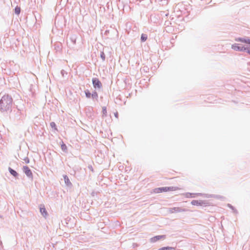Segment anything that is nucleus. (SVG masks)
<instances>
[{
    "label": "nucleus",
    "instance_id": "obj_7",
    "mask_svg": "<svg viewBox=\"0 0 250 250\" xmlns=\"http://www.w3.org/2000/svg\"><path fill=\"white\" fill-rule=\"evenodd\" d=\"M187 210L186 208H182L179 207L170 208H168V212L172 213L174 212H185Z\"/></svg>",
    "mask_w": 250,
    "mask_h": 250
},
{
    "label": "nucleus",
    "instance_id": "obj_1",
    "mask_svg": "<svg viewBox=\"0 0 250 250\" xmlns=\"http://www.w3.org/2000/svg\"><path fill=\"white\" fill-rule=\"evenodd\" d=\"M13 104V98L8 94L3 95L0 100V111L1 112H11Z\"/></svg>",
    "mask_w": 250,
    "mask_h": 250
},
{
    "label": "nucleus",
    "instance_id": "obj_29",
    "mask_svg": "<svg viewBox=\"0 0 250 250\" xmlns=\"http://www.w3.org/2000/svg\"><path fill=\"white\" fill-rule=\"evenodd\" d=\"M88 167V168H89V169H90L92 171H93V167H92V166H89Z\"/></svg>",
    "mask_w": 250,
    "mask_h": 250
},
{
    "label": "nucleus",
    "instance_id": "obj_26",
    "mask_svg": "<svg viewBox=\"0 0 250 250\" xmlns=\"http://www.w3.org/2000/svg\"><path fill=\"white\" fill-rule=\"evenodd\" d=\"M70 41L73 43V44H75L76 42V38L75 36H72L70 38Z\"/></svg>",
    "mask_w": 250,
    "mask_h": 250
},
{
    "label": "nucleus",
    "instance_id": "obj_9",
    "mask_svg": "<svg viewBox=\"0 0 250 250\" xmlns=\"http://www.w3.org/2000/svg\"><path fill=\"white\" fill-rule=\"evenodd\" d=\"M166 238V235H156L150 239V242L151 243H155L161 239H165Z\"/></svg>",
    "mask_w": 250,
    "mask_h": 250
},
{
    "label": "nucleus",
    "instance_id": "obj_15",
    "mask_svg": "<svg viewBox=\"0 0 250 250\" xmlns=\"http://www.w3.org/2000/svg\"><path fill=\"white\" fill-rule=\"evenodd\" d=\"M61 149L64 152H67V146H66V145L63 143V141H61Z\"/></svg>",
    "mask_w": 250,
    "mask_h": 250
},
{
    "label": "nucleus",
    "instance_id": "obj_8",
    "mask_svg": "<svg viewBox=\"0 0 250 250\" xmlns=\"http://www.w3.org/2000/svg\"><path fill=\"white\" fill-rule=\"evenodd\" d=\"M191 205L193 206H206L208 203L205 200H192L191 202Z\"/></svg>",
    "mask_w": 250,
    "mask_h": 250
},
{
    "label": "nucleus",
    "instance_id": "obj_31",
    "mask_svg": "<svg viewBox=\"0 0 250 250\" xmlns=\"http://www.w3.org/2000/svg\"><path fill=\"white\" fill-rule=\"evenodd\" d=\"M2 241L0 240V246H2Z\"/></svg>",
    "mask_w": 250,
    "mask_h": 250
},
{
    "label": "nucleus",
    "instance_id": "obj_16",
    "mask_svg": "<svg viewBox=\"0 0 250 250\" xmlns=\"http://www.w3.org/2000/svg\"><path fill=\"white\" fill-rule=\"evenodd\" d=\"M158 250H175V248L167 246L160 248Z\"/></svg>",
    "mask_w": 250,
    "mask_h": 250
},
{
    "label": "nucleus",
    "instance_id": "obj_22",
    "mask_svg": "<svg viewBox=\"0 0 250 250\" xmlns=\"http://www.w3.org/2000/svg\"><path fill=\"white\" fill-rule=\"evenodd\" d=\"M50 125L52 129H53L55 130H57V126H56V125L55 122H51L50 124Z\"/></svg>",
    "mask_w": 250,
    "mask_h": 250
},
{
    "label": "nucleus",
    "instance_id": "obj_12",
    "mask_svg": "<svg viewBox=\"0 0 250 250\" xmlns=\"http://www.w3.org/2000/svg\"><path fill=\"white\" fill-rule=\"evenodd\" d=\"M40 210L41 214L43 216L45 217L46 216L48 215L47 211H46V209L44 206H43L42 207L41 206V207L40 208Z\"/></svg>",
    "mask_w": 250,
    "mask_h": 250
},
{
    "label": "nucleus",
    "instance_id": "obj_11",
    "mask_svg": "<svg viewBox=\"0 0 250 250\" xmlns=\"http://www.w3.org/2000/svg\"><path fill=\"white\" fill-rule=\"evenodd\" d=\"M8 171L10 173L13 175L15 178L18 179V176H19V173L14 169H12L11 167H8Z\"/></svg>",
    "mask_w": 250,
    "mask_h": 250
},
{
    "label": "nucleus",
    "instance_id": "obj_25",
    "mask_svg": "<svg viewBox=\"0 0 250 250\" xmlns=\"http://www.w3.org/2000/svg\"><path fill=\"white\" fill-rule=\"evenodd\" d=\"M20 114H21V111L19 110H18L16 114V115H15V119L17 120H20V119H21L20 117Z\"/></svg>",
    "mask_w": 250,
    "mask_h": 250
},
{
    "label": "nucleus",
    "instance_id": "obj_24",
    "mask_svg": "<svg viewBox=\"0 0 250 250\" xmlns=\"http://www.w3.org/2000/svg\"><path fill=\"white\" fill-rule=\"evenodd\" d=\"M100 57L102 59V61L104 62L105 60V55L104 51H101L100 52Z\"/></svg>",
    "mask_w": 250,
    "mask_h": 250
},
{
    "label": "nucleus",
    "instance_id": "obj_30",
    "mask_svg": "<svg viewBox=\"0 0 250 250\" xmlns=\"http://www.w3.org/2000/svg\"><path fill=\"white\" fill-rule=\"evenodd\" d=\"M114 116L115 117L118 118V112H116L114 113Z\"/></svg>",
    "mask_w": 250,
    "mask_h": 250
},
{
    "label": "nucleus",
    "instance_id": "obj_4",
    "mask_svg": "<svg viewBox=\"0 0 250 250\" xmlns=\"http://www.w3.org/2000/svg\"><path fill=\"white\" fill-rule=\"evenodd\" d=\"M92 83L93 87L95 89L100 90L103 87V85L101 82L97 78H93L92 79Z\"/></svg>",
    "mask_w": 250,
    "mask_h": 250
},
{
    "label": "nucleus",
    "instance_id": "obj_10",
    "mask_svg": "<svg viewBox=\"0 0 250 250\" xmlns=\"http://www.w3.org/2000/svg\"><path fill=\"white\" fill-rule=\"evenodd\" d=\"M63 178L64 181L65 185L68 187H72V184L70 182L68 177L66 175H63Z\"/></svg>",
    "mask_w": 250,
    "mask_h": 250
},
{
    "label": "nucleus",
    "instance_id": "obj_6",
    "mask_svg": "<svg viewBox=\"0 0 250 250\" xmlns=\"http://www.w3.org/2000/svg\"><path fill=\"white\" fill-rule=\"evenodd\" d=\"M235 41L250 45V37H249L236 38Z\"/></svg>",
    "mask_w": 250,
    "mask_h": 250
},
{
    "label": "nucleus",
    "instance_id": "obj_5",
    "mask_svg": "<svg viewBox=\"0 0 250 250\" xmlns=\"http://www.w3.org/2000/svg\"><path fill=\"white\" fill-rule=\"evenodd\" d=\"M22 170L23 172L27 176V177H28L29 179L32 180L33 179V175L32 172L29 168V167L27 166H24L22 167Z\"/></svg>",
    "mask_w": 250,
    "mask_h": 250
},
{
    "label": "nucleus",
    "instance_id": "obj_13",
    "mask_svg": "<svg viewBox=\"0 0 250 250\" xmlns=\"http://www.w3.org/2000/svg\"><path fill=\"white\" fill-rule=\"evenodd\" d=\"M205 196L208 198L212 197L218 199H222L224 198L220 195L215 194H205Z\"/></svg>",
    "mask_w": 250,
    "mask_h": 250
},
{
    "label": "nucleus",
    "instance_id": "obj_20",
    "mask_svg": "<svg viewBox=\"0 0 250 250\" xmlns=\"http://www.w3.org/2000/svg\"><path fill=\"white\" fill-rule=\"evenodd\" d=\"M84 93H85V97L87 98H91L92 95H91V92L89 91V90L86 89V90H84Z\"/></svg>",
    "mask_w": 250,
    "mask_h": 250
},
{
    "label": "nucleus",
    "instance_id": "obj_21",
    "mask_svg": "<svg viewBox=\"0 0 250 250\" xmlns=\"http://www.w3.org/2000/svg\"><path fill=\"white\" fill-rule=\"evenodd\" d=\"M102 113H103V116H104V117L107 116V110H106V106H103L102 107Z\"/></svg>",
    "mask_w": 250,
    "mask_h": 250
},
{
    "label": "nucleus",
    "instance_id": "obj_14",
    "mask_svg": "<svg viewBox=\"0 0 250 250\" xmlns=\"http://www.w3.org/2000/svg\"><path fill=\"white\" fill-rule=\"evenodd\" d=\"M195 195H202V193H192L190 192H187L185 196L187 198H193L195 197Z\"/></svg>",
    "mask_w": 250,
    "mask_h": 250
},
{
    "label": "nucleus",
    "instance_id": "obj_27",
    "mask_svg": "<svg viewBox=\"0 0 250 250\" xmlns=\"http://www.w3.org/2000/svg\"><path fill=\"white\" fill-rule=\"evenodd\" d=\"M23 160L26 164H29L30 162V160L28 157H25Z\"/></svg>",
    "mask_w": 250,
    "mask_h": 250
},
{
    "label": "nucleus",
    "instance_id": "obj_2",
    "mask_svg": "<svg viewBox=\"0 0 250 250\" xmlns=\"http://www.w3.org/2000/svg\"><path fill=\"white\" fill-rule=\"evenodd\" d=\"M231 48L235 51L247 52L250 55V47L240 44L234 43L231 45Z\"/></svg>",
    "mask_w": 250,
    "mask_h": 250
},
{
    "label": "nucleus",
    "instance_id": "obj_18",
    "mask_svg": "<svg viewBox=\"0 0 250 250\" xmlns=\"http://www.w3.org/2000/svg\"><path fill=\"white\" fill-rule=\"evenodd\" d=\"M147 39V35L146 34H142L141 36V41L142 42H145Z\"/></svg>",
    "mask_w": 250,
    "mask_h": 250
},
{
    "label": "nucleus",
    "instance_id": "obj_3",
    "mask_svg": "<svg viewBox=\"0 0 250 250\" xmlns=\"http://www.w3.org/2000/svg\"><path fill=\"white\" fill-rule=\"evenodd\" d=\"M177 189V188L175 187H164L155 188L153 189V192L155 193H159L162 192H165L169 191H175Z\"/></svg>",
    "mask_w": 250,
    "mask_h": 250
},
{
    "label": "nucleus",
    "instance_id": "obj_28",
    "mask_svg": "<svg viewBox=\"0 0 250 250\" xmlns=\"http://www.w3.org/2000/svg\"><path fill=\"white\" fill-rule=\"evenodd\" d=\"M61 73L62 75V77H64V75H67V72H66L64 70H62L61 71Z\"/></svg>",
    "mask_w": 250,
    "mask_h": 250
},
{
    "label": "nucleus",
    "instance_id": "obj_19",
    "mask_svg": "<svg viewBox=\"0 0 250 250\" xmlns=\"http://www.w3.org/2000/svg\"><path fill=\"white\" fill-rule=\"evenodd\" d=\"M21 7L17 6L14 9V13L16 15H19L21 13Z\"/></svg>",
    "mask_w": 250,
    "mask_h": 250
},
{
    "label": "nucleus",
    "instance_id": "obj_17",
    "mask_svg": "<svg viewBox=\"0 0 250 250\" xmlns=\"http://www.w3.org/2000/svg\"><path fill=\"white\" fill-rule=\"evenodd\" d=\"M91 95H92L91 98H92V99H93V100L95 99L96 101H98V94L95 90L92 92V93H91Z\"/></svg>",
    "mask_w": 250,
    "mask_h": 250
},
{
    "label": "nucleus",
    "instance_id": "obj_23",
    "mask_svg": "<svg viewBox=\"0 0 250 250\" xmlns=\"http://www.w3.org/2000/svg\"><path fill=\"white\" fill-rule=\"evenodd\" d=\"M228 207L230 209H231L233 212L237 213V210H236V209H235V208L233 206H232L231 204H228Z\"/></svg>",
    "mask_w": 250,
    "mask_h": 250
}]
</instances>
